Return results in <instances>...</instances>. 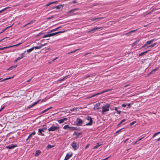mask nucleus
<instances>
[{"label": "nucleus", "mask_w": 160, "mask_h": 160, "mask_svg": "<svg viewBox=\"0 0 160 160\" xmlns=\"http://www.w3.org/2000/svg\"><path fill=\"white\" fill-rule=\"evenodd\" d=\"M158 70V68H156L155 69H153L149 73V74H150L151 73H153L156 71Z\"/></svg>", "instance_id": "nucleus-28"}, {"label": "nucleus", "mask_w": 160, "mask_h": 160, "mask_svg": "<svg viewBox=\"0 0 160 160\" xmlns=\"http://www.w3.org/2000/svg\"><path fill=\"white\" fill-rule=\"evenodd\" d=\"M89 146V144H88L85 147V149H86Z\"/></svg>", "instance_id": "nucleus-56"}, {"label": "nucleus", "mask_w": 160, "mask_h": 160, "mask_svg": "<svg viewBox=\"0 0 160 160\" xmlns=\"http://www.w3.org/2000/svg\"><path fill=\"white\" fill-rule=\"evenodd\" d=\"M28 25H29V24H28V23H27V24H25V25H24L23 27V28L25 27H26Z\"/></svg>", "instance_id": "nucleus-61"}, {"label": "nucleus", "mask_w": 160, "mask_h": 160, "mask_svg": "<svg viewBox=\"0 0 160 160\" xmlns=\"http://www.w3.org/2000/svg\"><path fill=\"white\" fill-rule=\"evenodd\" d=\"M59 128V127L52 126L48 129V131H53L56 130H58Z\"/></svg>", "instance_id": "nucleus-4"}, {"label": "nucleus", "mask_w": 160, "mask_h": 160, "mask_svg": "<svg viewBox=\"0 0 160 160\" xmlns=\"http://www.w3.org/2000/svg\"><path fill=\"white\" fill-rule=\"evenodd\" d=\"M154 39H152L149 41H148L146 43L147 45L151 44L153 42V41Z\"/></svg>", "instance_id": "nucleus-26"}, {"label": "nucleus", "mask_w": 160, "mask_h": 160, "mask_svg": "<svg viewBox=\"0 0 160 160\" xmlns=\"http://www.w3.org/2000/svg\"><path fill=\"white\" fill-rule=\"evenodd\" d=\"M126 120V119H123V120H122L121 122L122 123H123V122H124V121H125Z\"/></svg>", "instance_id": "nucleus-57"}, {"label": "nucleus", "mask_w": 160, "mask_h": 160, "mask_svg": "<svg viewBox=\"0 0 160 160\" xmlns=\"http://www.w3.org/2000/svg\"><path fill=\"white\" fill-rule=\"evenodd\" d=\"M17 67V65L13 66L7 69L8 70H12L13 68H16Z\"/></svg>", "instance_id": "nucleus-22"}, {"label": "nucleus", "mask_w": 160, "mask_h": 160, "mask_svg": "<svg viewBox=\"0 0 160 160\" xmlns=\"http://www.w3.org/2000/svg\"><path fill=\"white\" fill-rule=\"evenodd\" d=\"M74 3H77V2L75 1H72Z\"/></svg>", "instance_id": "nucleus-64"}, {"label": "nucleus", "mask_w": 160, "mask_h": 160, "mask_svg": "<svg viewBox=\"0 0 160 160\" xmlns=\"http://www.w3.org/2000/svg\"><path fill=\"white\" fill-rule=\"evenodd\" d=\"M101 145V144H99V143H98V144L97 145H96V146H95V147H94L93 148V149H97Z\"/></svg>", "instance_id": "nucleus-27"}, {"label": "nucleus", "mask_w": 160, "mask_h": 160, "mask_svg": "<svg viewBox=\"0 0 160 160\" xmlns=\"http://www.w3.org/2000/svg\"><path fill=\"white\" fill-rule=\"evenodd\" d=\"M35 134V131L32 132L31 133H30L29 135L28 136V138L26 140L27 141L28 139H29L30 137L32 136V135H34Z\"/></svg>", "instance_id": "nucleus-18"}, {"label": "nucleus", "mask_w": 160, "mask_h": 160, "mask_svg": "<svg viewBox=\"0 0 160 160\" xmlns=\"http://www.w3.org/2000/svg\"><path fill=\"white\" fill-rule=\"evenodd\" d=\"M76 125H80L82 124L83 123V121L81 119L78 118L76 121Z\"/></svg>", "instance_id": "nucleus-6"}, {"label": "nucleus", "mask_w": 160, "mask_h": 160, "mask_svg": "<svg viewBox=\"0 0 160 160\" xmlns=\"http://www.w3.org/2000/svg\"><path fill=\"white\" fill-rule=\"evenodd\" d=\"M72 155V154H71L70 155H69V154L67 153L66 156V157L64 159V160H68L69 158L71 157Z\"/></svg>", "instance_id": "nucleus-12"}, {"label": "nucleus", "mask_w": 160, "mask_h": 160, "mask_svg": "<svg viewBox=\"0 0 160 160\" xmlns=\"http://www.w3.org/2000/svg\"><path fill=\"white\" fill-rule=\"evenodd\" d=\"M68 120V118H64L62 119H61L58 120V122L60 124L63 123L64 121H66Z\"/></svg>", "instance_id": "nucleus-9"}, {"label": "nucleus", "mask_w": 160, "mask_h": 160, "mask_svg": "<svg viewBox=\"0 0 160 160\" xmlns=\"http://www.w3.org/2000/svg\"><path fill=\"white\" fill-rule=\"evenodd\" d=\"M100 28V27H98V28H93L90 31H88V32H93L94 31H95L97 30L99 28Z\"/></svg>", "instance_id": "nucleus-10"}, {"label": "nucleus", "mask_w": 160, "mask_h": 160, "mask_svg": "<svg viewBox=\"0 0 160 160\" xmlns=\"http://www.w3.org/2000/svg\"><path fill=\"white\" fill-rule=\"evenodd\" d=\"M148 45L146 43V44L144 45L143 46L142 48H144L146 46H147Z\"/></svg>", "instance_id": "nucleus-62"}, {"label": "nucleus", "mask_w": 160, "mask_h": 160, "mask_svg": "<svg viewBox=\"0 0 160 160\" xmlns=\"http://www.w3.org/2000/svg\"><path fill=\"white\" fill-rule=\"evenodd\" d=\"M35 49L34 47L31 48L30 49H28L27 50V52H31L33 50V49Z\"/></svg>", "instance_id": "nucleus-25"}, {"label": "nucleus", "mask_w": 160, "mask_h": 160, "mask_svg": "<svg viewBox=\"0 0 160 160\" xmlns=\"http://www.w3.org/2000/svg\"><path fill=\"white\" fill-rule=\"evenodd\" d=\"M70 130L73 131L74 130H78V129L75 127H70Z\"/></svg>", "instance_id": "nucleus-21"}, {"label": "nucleus", "mask_w": 160, "mask_h": 160, "mask_svg": "<svg viewBox=\"0 0 160 160\" xmlns=\"http://www.w3.org/2000/svg\"><path fill=\"white\" fill-rule=\"evenodd\" d=\"M70 127L69 126V125H65V126H64V127H63V128L64 129H67V128H69L70 129Z\"/></svg>", "instance_id": "nucleus-36"}, {"label": "nucleus", "mask_w": 160, "mask_h": 160, "mask_svg": "<svg viewBox=\"0 0 160 160\" xmlns=\"http://www.w3.org/2000/svg\"><path fill=\"white\" fill-rule=\"evenodd\" d=\"M38 102H39V101L36 102H34L33 104H32L31 105H30L29 106H28V107H27V109H28L29 108H31L32 107H33L34 105H35L36 104H37Z\"/></svg>", "instance_id": "nucleus-15"}, {"label": "nucleus", "mask_w": 160, "mask_h": 160, "mask_svg": "<svg viewBox=\"0 0 160 160\" xmlns=\"http://www.w3.org/2000/svg\"><path fill=\"white\" fill-rule=\"evenodd\" d=\"M156 140L158 141H160V137L159 138H158L156 139Z\"/></svg>", "instance_id": "nucleus-63"}, {"label": "nucleus", "mask_w": 160, "mask_h": 160, "mask_svg": "<svg viewBox=\"0 0 160 160\" xmlns=\"http://www.w3.org/2000/svg\"><path fill=\"white\" fill-rule=\"evenodd\" d=\"M104 17H100V18H95L96 20H100L101 19H102L104 18Z\"/></svg>", "instance_id": "nucleus-48"}, {"label": "nucleus", "mask_w": 160, "mask_h": 160, "mask_svg": "<svg viewBox=\"0 0 160 160\" xmlns=\"http://www.w3.org/2000/svg\"><path fill=\"white\" fill-rule=\"evenodd\" d=\"M24 53H23L22 54H21V56L18 57V58H17V59H18V60H20V59L22 58L23 57V55Z\"/></svg>", "instance_id": "nucleus-31"}, {"label": "nucleus", "mask_w": 160, "mask_h": 160, "mask_svg": "<svg viewBox=\"0 0 160 160\" xmlns=\"http://www.w3.org/2000/svg\"><path fill=\"white\" fill-rule=\"evenodd\" d=\"M157 135H158L157 134V133H155L153 135V136H152V138H154L156 136H157Z\"/></svg>", "instance_id": "nucleus-53"}, {"label": "nucleus", "mask_w": 160, "mask_h": 160, "mask_svg": "<svg viewBox=\"0 0 160 160\" xmlns=\"http://www.w3.org/2000/svg\"><path fill=\"white\" fill-rule=\"evenodd\" d=\"M63 6V5H59L56 6H55L54 7V8H56L57 9H59L61 8H62Z\"/></svg>", "instance_id": "nucleus-19"}, {"label": "nucleus", "mask_w": 160, "mask_h": 160, "mask_svg": "<svg viewBox=\"0 0 160 160\" xmlns=\"http://www.w3.org/2000/svg\"><path fill=\"white\" fill-rule=\"evenodd\" d=\"M137 30V29L131 31H130L129 32H128L125 33V35H127V36H130L129 34L135 32Z\"/></svg>", "instance_id": "nucleus-14"}, {"label": "nucleus", "mask_w": 160, "mask_h": 160, "mask_svg": "<svg viewBox=\"0 0 160 160\" xmlns=\"http://www.w3.org/2000/svg\"><path fill=\"white\" fill-rule=\"evenodd\" d=\"M126 120V119H123V120H122L121 122L122 123H123V122H124V121H125Z\"/></svg>", "instance_id": "nucleus-58"}, {"label": "nucleus", "mask_w": 160, "mask_h": 160, "mask_svg": "<svg viewBox=\"0 0 160 160\" xmlns=\"http://www.w3.org/2000/svg\"><path fill=\"white\" fill-rule=\"evenodd\" d=\"M53 17H54V16H52L48 18H47V19H48V20L50 19H52V18H53Z\"/></svg>", "instance_id": "nucleus-51"}, {"label": "nucleus", "mask_w": 160, "mask_h": 160, "mask_svg": "<svg viewBox=\"0 0 160 160\" xmlns=\"http://www.w3.org/2000/svg\"><path fill=\"white\" fill-rule=\"evenodd\" d=\"M86 119L88 120L89 121V122L88 123H87L86 124V125L88 126L92 125V123L93 121L91 117L88 116L86 118Z\"/></svg>", "instance_id": "nucleus-2"}, {"label": "nucleus", "mask_w": 160, "mask_h": 160, "mask_svg": "<svg viewBox=\"0 0 160 160\" xmlns=\"http://www.w3.org/2000/svg\"><path fill=\"white\" fill-rule=\"evenodd\" d=\"M143 138V137H142L140 138L137 141H136L135 142H134V143H133V145H135L137 143V142L138 141H140Z\"/></svg>", "instance_id": "nucleus-39"}, {"label": "nucleus", "mask_w": 160, "mask_h": 160, "mask_svg": "<svg viewBox=\"0 0 160 160\" xmlns=\"http://www.w3.org/2000/svg\"><path fill=\"white\" fill-rule=\"evenodd\" d=\"M156 44V43H154L152 45H151L149 46V47H148V48H150V47L152 48V47H154Z\"/></svg>", "instance_id": "nucleus-43"}, {"label": "nucleus", "mask_w": 160, "mask_h": 160, "mask_svg": "<svg viewBox=\"0 0 160 160\" xmlns=\"http://www.w3.org/2000/svg\"><path fill=\"white\" fill-rule=\"evenodd\" d=\"M40 153L41 152L40 150L37 151L35 153V156L37 157L38 156Z\"/></svg>", "instance_id": "nucleus-23"}, {"label": "nucleus", "mask_w": 160, "mask_h": 160, "mask_svg": "<svg viewBox=\"0 0 160 160\" xmlns=\"http://www.w3.org/2000/svg\"><path fill=\"white\" fill-rule=\"evenodd\" d=\"M35 21H31L30 22L28 23V24H32L33 23V22H34Z\"/></svg>", "instance_id": "nucleus-50"}, {"label": "nucleus", "mask_w": 160, "mask_h": 160, "mask_svg": "<svg viewBox=\"0 0 160 160\" xmlns=\"http://www.w3.org/2000/svg\"><path fill=\"white\" fill-rule=\"evenodd\" d=\"M118 108L117 107H115V110L117 111V112L118 113V114H120L121 112V111H120V110H118Z\"/></svg>", "instance_id": "nucleus-41"}, {"label": "nucleus", "mask_w": 160, "mask_h": 160, "mask_svg": "<svg viewBox=\"0 0 160 160\" xmlns=\"http://www.w3.org/2000/svg\"><path fill=\"white\" fill-rule=\"evenodd\" d=\"M12 25H11V26H9L8 27H7L5 29H4L3 30H2V32H0V34H1L4 31H5V30H6L8 28H10V27H11V26H12Z\"/></svg>", "instance_id": "nucleus-29"}, {"label": "nucleus", "mask_w": 160, "mask_h": 160, "mask_svg": "<svg viewBox=\"0 0 160 160\" xmlns=\"http://www.w3.org/2000/svg\"><path fill=\"white\" fill-rule=\"evenodd\" d=\"M79 10L78 8H75L73 9L71 11L68 12V13H72L74 12L75 10Z\"/></svg>", "instance_id": "nucleus-30"}, {"label": "nucleus", "mask_w": 160, "mask_h": 160, "mask_svg": "<svg viewBox=\"0 0 160 160\" xmlns=\"http://www.w3.org/2000/svg\"><path fill=\"white\" fill-rule=\"evenodd\" d=\"M99 94H100V93H98L96 94L92 95V96L90 97V98H92V97H93L95 96H96L97 95H98Z\"/></svg>", "instance_id": "nucleus-45"}, {"label": "nucleus", "mask_w": 160, "mask_h": 160, "mask_svg": "<svg viewBox=\"0 0 160 160\" xmlns=\"http://www.w3.org/2000/svg\"><path fill=\"white\" fill-rule=\"evenodd\" d=\"M110 90H109V89H107V90H104L103 91H102V92H100V94H101L103 93L104 92H106L108 91H109Z\"/></svg>", "instance_id": "nucleus-40"}, {"label": "nucleus", "mask_w": 160, "mask_h": 160, "mask_svg": "<svg viewBox=\"0 0 160 160\" xmlns=\"http://www.w3.org/2000/svg\"><path fill=\"white\" fill-rule=\"evenodd\" d=\"M13 77H9V78H7L4 79L3 80H2L1 81V82L4 81H5L6 80H8V79H10L11 78H13Z\"/></svg>", "instance_id": "nucleus-42"}, {"label": "nucleus", "mask_w": 160, "mask_h": 160, "mask_svg": "<svg viewBox=\"0 0 160 160\" xmlns=\"http://www.w3.org/2000/svg\"><path fill=\"white\" fill-rule=\"evenodd\" d=\"M38 46L34 47L35 49H39L42 47V44L40 43L39 44V43H38Z\"/></svg>", "instance_id": "nucleus-13"}, {"label": "nucleus", "mask_w": 160, "mask_h": 160, "mask_svg": "<svg viewBox=\"0 0 160 160\" xmlns=\"http://www.w3.org/2000/svg\"><path fill=\"white\" fill-rule=\"evenodd\" d=\"M58 30V28H57L55 29H52L51 30V31L49 32H51L54 31H55Z\"/></svg>", "instance_id": "nucleus-44"}, {"label": "nucleus", "mask_w": 160, "mask_h": 160, "mask_svg": "<svg viewBox=\"0 0 160 160\" xmlns=\"http://www.w3.org/2000/svg\"><path fill=\"white\" fill-rule=\"evenodd\" d=\"M53 146H52L50 144L48 145L47 147V149H49L50 148H52Z\"/></svg>", "instance_id": "nucleus-35"}, {"label": "nucleus", "mask_w": 160, "mask_h": 160, "mask_svg": "<svg viewBox=\"0 0 160 160\" xmlns=\"http://www.w3.org/2000/svg\"><path fill=\"white\" fill-rule=\"evenodd\" d=\"M127 105L126 104H122V106L123 107H126Z\"/></svg>", "instance_id": "nucleus-49"}, {"label": "nucleus", "mask_w": 160, "mask_h": 160, "mask_svg": "<svg viewBox=\"0 0 160 160\" xmlns=\"http://www.w3.org/2000/svg\"><path fill=\"white\" fill-rule=\"evenodd\" d=\"M139 40L136 41L132 44V45L134 46L136 45L139 42Z\"/></svg>", "instance_id": "nucleus-38"}, {"label": "nucleus", "mask_w": 160, "mask_h": 160, "mask_svg": "<svg viewBox=\"0 0 160 160\" xmlns=\"http://www.w3.org/2000/svg\"><path fill=\"white\" fill-rule=\"evenodd\" d=\"M65 31H60L58 32H59V33H63V32H65Z\"/></svg>", "instance_id": "nucleus-55"}, {"label": "nucleus", "mask_w": 160, "mask_h": 160, "mask_svg": "<svg viewBox=\"0 0 160 160\" xmlns=\"http://www.w3.org/2000/svg\"><path fill=\"white\" fill-rule=\"evenodd\" d=\"M110 106V104H107L103 106L102 107V114H104L105 112L108 111Z\"/></svg>", "instance_id": "nucleus-1"}, {"label": "nucleus", "mask_w": 160, "mask_h": 160, "mask_svg": "<svg viewBox=\"0 0 160 160\" xmlns=\"http://www.w3.org/2000/svg\"><path fill=\"white\" fill-rule=\"evenodd\" d=\"M122 129H122H120V130H118V131H117L116 132V133H118L119 132H120V131Z\"/></svg>", "instance_id": "nucleus-59"}, {"label": "nucleus", "mask_w": 160, "mask_h": 160, "mask_svg": "<svg viewBox=\"0 0 160 160\" xmlns=\"http://www.w3.org/2000/svg\"><path fill=\"white\" fill-rule=\"evenodd\" d=\"M72 146L73 148L75 150H76L78 148V145L77 143L76 142H73L72 144Z\"/></svg>", "instance_id": "nucleus-3"}, {"label": "nucleus", "mask_w": 160, "mask_h": 160, "mask_svg": "<svg viewBox=\"0 0 160 160\" xmlns=\"http://www.w3.org/2000/svg\"><path fill=\"white\" fill-rule=\"evenodd\" d=\"M148 51H149V50H148L147 51H146L143 52H142L140 54H139V55L138 56L139 57L141 56L142 55H144V54L147 53Z\"/></svg>", "instance_id": "nucleus-24"}, {"label": "nucleus", "mask_w": 160, "mask_h": 160, "mask_svg": "<svg viewBox=\"0 0 160 160\" xmlns=\"http://www.w3.org/2000/svg\"><path fill=\"white\" fill-rule=\"evenodd\" d=\"M91 20L92 21H95V20H96V18H92V19H91Z\"/></svg>", "instance_id": "nucleus-60"}, {"label": "nucleus", "mask_w": 160, "mask_h": 160, "mask_svg": "<svg viewBox=\"0 0 160 160\" xmlns=\"http://www.w3.org/2000/svg\"><path fill=\"white\" fill-rule=\"evenodd\" d=\"M57 2V1H54V2H50L49 3H48L45 6L46 7H48L49 6H50V5H51L52 4L55 3H56Z\"/></svg>", "instance_id": "nucleus-16"}, {"label": "nucleus", "mask_w": 160, "mask_h": 160, "mask_svg": "<svg viewBox=\"0 0 160 160\" xmlns=\"http://www.w3.org/2000/svg\"><path fill=\"white\" fill-rule=\"evenodd\" d=\"M58 33H59V32H58L54 33H50V37L54 36V35H56L58 34Z\"/></svg>", "instance_id": "nucleus-34"}, {"label": "nucleus", "mask_w": 160, "mask_h": 160, "mask_svg": "<svg viewBox=\"0 0 160 160\" xmlns=\"http://www.w3.org/2000/svg\"><path fill=\"white\" fill-rule=\"evenodd\" d=\"M68 75H67V76H65V77H64L63 78H62V79H61L60 80H58V82H61L62 81H64V80H65L68 77Z\"/></svg>", "instance_id": "nucleus-17"}, {"label": "nucleus", "mask_w": 160, "mask_h": 160, "mask_svg": "<svg viewBox=\"0 0 160 160\" xmlns=\"http://www.w3.org/2000/svg\"><path fill=\"white\" fill-rule=\"evenodd\" d=\"M136 122V121H133L130 124V125L132 126V125H133Z\"/></svg>", "instance_id": "nucleus-52"}, {"label": "nucleus", "mask_w": 160, "mask_h": 160, "mask_svg": "<svg viewBox=\"0 0 160 160\" xmlns=\"http://www.w3.org/2000/svg\"><path fill=\"white\" fill-rule=\"evenodd\" d=\"M10 7H6L4 8L3 9L1 10L2 12H3V11H4L5 10H6L7 9H8V8H10Z\"/></svg>", "instance_id": "nucleus-47"}, {"label": "nucleus", "mask_w": 160, "mask_h": 160, "mask_svg": "<svg viewBox=\"0 0 160 160\" xmlns=\"http://www.w3.org/2000/svg\"><path fill=\"white\" fill-rule=\"evenodd\" d=\"M79 50V49H76V50H74V51H72V52H68V54H71V53H72L74 52H75L76 51H77V50Z\"/></svg>", "instance_id": "nucleus-46"}, {"label": "nucleus", "mask_w": 160, "mask_h": 160, "mask_svg": "<svg viewBox=\"0 0 160 160\" xmlns=\"http://www.w3.org/2000/svg\"><path fill=\"white\" fill-rule=\"evenodd\" d=\"M100 104L99 103H97L95 106L94 109L95 110H98L100 109V108L99 107V106H100Z\"/></svg>", "instance_id": "nucleus-11"}, {"label": "nucleus", "mask_w": 160, "mask_h": 160, "mask_svg": "<svg viewBox=\"0 0 160 160\" xmlns=\"http://www.w3.org/2000/svg\"><path fill=\"white\" fill-rule=\"evenodd\" d=\"M17 146L16 144H11L6 147V148L9 149H12Z\"/></svg>", "instance_id": "nucleus-5"}, {"label": "nucleus", "mask_w": 160, "mask_h": 160, "mask_svg": "<svg viewBox=\"0 0 160 160\" xmlns=\"http://www.w3.org/2000/svg\"><path fill=\"white\" fill-rule=\"evenodd\" d=\"M38 134L39 135H41L42 136L44 135L42 133V132L41 130V129H38Z\"/></svg>", "instance_id": "nucleus-20"}, {"label": "nucleus", "mask_w": 160, "mask_h": 160, "mask_svg": "<svg viewBox=\"0 0 160 160\" xmlns=\"http://www.w3.org/2000/svg\"><path fill=\"white\" fill-rule=\"evenodd\" d=\"M50 37V34H47L43 36V38H46L47 37Z\"/></svg>", "instance_id": "nucleus-37"}, {"label": "nucleus", "mask_w": 160, "mask_h": 160, "mask_svg": "<svg viewBox=\"0 0 160 160\" xmlns=\"http://www.w3.org/2000/svg\"><path fill=\"white\" fill-rule=\"evenodd\" d=\"M76 109H77L76 108H74L72 109H70V110L71 111H75V110H76Z\"/></svg>", "instance_id": "nucleus-54"}, {"label": "nucleus", "mask_w": 160, "mask_h": 160, "mask_svg": "<svg viewBox=\"0 0 160 160\" xmlns=\"http://www.w3.org/2000/svg\"><path fill=\"white\" fill-rule=\"evenodd\" d=\"M52 108V107H51L50 108H47L45 110H44L42 111V113H44L45 112H46V111H47L48 110H49L50 109Z\"/></svg>", "instance_id": "nucleus-32"}, {"label": "nucleus", "mask_w": 160, "mask_h": 160, "mask_svg": "<svg viewBox=\"0 0 160 160\" xmlns=\"http://www.w3.org/2000/svg\"><path fill=\"white\" fill-rule=\"evenodd\" d=\"M82 134L81 132H74L73 134V135H76V136L75 137L76 138H79V135Z\"/></svg>", "instance_id": "nucleus-8"}, {"label": "nucleus", "mask_w": 160, "mask_h": 160, "mask_svg": "<svg viewBox=\"0 0 160 160\" xmlns=\"http://www.w3.org/2000/svg\"><path fill=\"white\" fill-rule=\"evenodd\" d=\"M21 44V43H19L17 44H16V45H12V46H8V47H4L3 48V50L4 49H7V48H10L13 47H17V46H18L19 45H20Z\"/></svg>", "instance_id": "nucleus-7"}, {"label": "nucleus", "mask_w": 160, "mask_h": 160, "mask_svg": "<svg viewBox=\"0 0 160 160\" xmlns=\"http://www.w3.org/2000/svg\"><path fill=\"white\" fill-rule=\"evenodd\" d=\"M40 129H41L42 132H44L46 130H47V128L46 127H44Z\"/></svg>", "instance_id": "nucleus-33"}]
</instances>
